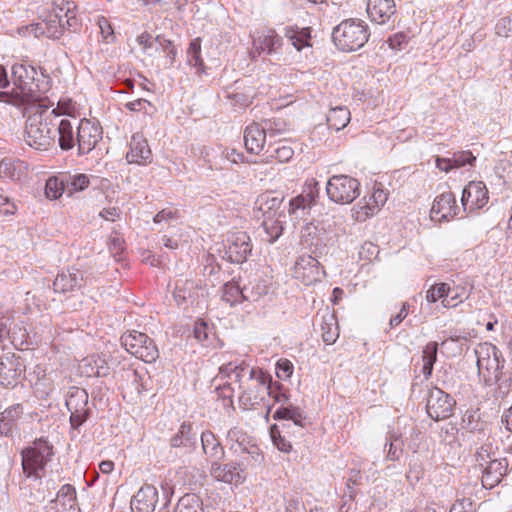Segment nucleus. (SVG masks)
<instances>
[{
  "instance_id": "obj_30",
  "label": "nucleus",
  "mask_w": 512,
  "mask_h": 512,
  "mask_svg": "<svg viewBox=\"0 0 512 512\" xmlns=\"http://www.w3.org/2000/svg\"><path fill=\"white\" fill-rule=\"evenodd\" d=\"M76 4L70 0H52V14L59 15L60 18L65 20L67 28L72 31H77L80 27V22L76 16Z\"/></svg>"
},
{
  "instance_id": "obj_7",
  "label": "nucleus",
  "mask_w": 512,
  "mask_h": 512,
  "mask_svg": "<svg viewBox=\"0 0 512 512\" xmlns=\"http://www.w3.org/2000/svg\"><path fill=\"white\" fill-rule=\"evenodd\" d=\"M326 193L335 203L349 204L360 195V183L349 175H333L326 184Z\"/></svg>"
},
{
  "instance_id": "obj_15",
  "label": "nucleus",
  "mask_w": 512,
  "mask_h": 512,
  "mask_svg": "<svg viewBox=\"0 0 512 512\" xmlns=\"http://www.w3.org/2000/svg\"><path fill=\"white\" fill-rule=\"evenodd\" d=\"M210 475L218 482L235 485L242 484L246 479L242 464L222 463L221 460H213Z\"/></svg>"
},
{
  "instance_id": "obj_6",
  "label": "nucleus",
  "mask_w": 512,
  "mask_h": 512,
  "mask_svg": "<svg viewBox=\"0 0 512 512\" xmlns=\"http://www.w3.org/2000/svg\"><path fill=\"white\" fill-rule=\"evenodd\" d=\"M120 341L127 352L146 363H154L159 358L155 341L145 333L127 331L121 336Z\"/></svg>"
},
{
  "instance_id": "obj_57",
  "label": "nucleus",
  "mask_w": 512,
  "mask_h": 512,
  "mask_svg": "<svg viewBox=\"0 0 512 512\" xmlns=\"http://www.w3.org/2000/svg\"><path fill=\"white\" fill-rule=\"evenodd\" d=\"M227 440L238 446V449L235 448L236 452L250 441L248 436L238 427H233L228 431ZM231 449H234V445L231 446Z\"/></svg>"
},
{
  "instance_id": "obj_25",
  "label": "nucleus",
  "mask_w": 512,
  "mask_h": 512,
  "mask_svg": "<svg viewBox=\"0 0 512 512\" xmlns=\"http://www.w3.org/2000/svg\"><path fill=\"white\" fill-rule=\"evenodd\" d=\"M283 201L284 197L274 192L263 193L257 198L255 209L261 212L264 218H282L285 216L284 210L281 209Z\"/></svg>"
},
{
  "instance_id": "obj_53",
  "label": "nucleus",
  "mask_w": 512,
  "mask_h": 512,
  "mask_svg": "<svg viewBox=\"0 0 512 512\" xmlns=\"http://www.w3.org/2000/svg\"><path fill=\"white\" fill-rule=\"evenodd\" d=\"M212 330V327H210L207 322L203 320H198L195 322L194 325V337L203 346H210L212 344V338L214 337V333Z\"/></svg>"
},
{
  "instance_id": "obj_32",
  "label": "nucleus",
  "mask_w": 512,
  "mask_h": 512,
  "mask_svg": "<svg viewBox=\"0 0 512 512\" xmlns=\"http://www.w3.org/2000/svg\"><path fill=\"white\" fill-rule=\"evenodd\" d=\"M201 444L203 453L210 463H212L213 460H222L225 457L224 447L212 431L205 430L202 432Z\"/></svg>"
},
{
  "instance_id": "obj_64",
  "label": "nucleus",
  "mask_w": 512,
  "mask_h": 512,
  "mask_svg": "<svg viewBox=\"0 0 512 512\" xmlns=\"http://www.w3.org/2000/svg\"><path fill=\"white\" fill-rule=\"evenodd\" d=\"M496 34L501 37H509L512 35V18H501L495 27Z\"/></svg>"
},
{
  "instance_id": "obj_46",
  "label": "nucleus",
  "mask_w": 512,
  "mask_h": 512,
  "mask_svg": "<svg viewBox=\"0 0 512 512\" xmlns=\"http://www.w3.org/2000/svg\"><path fill=\"white\" fill-rule=\"evenodd\" d=\"M65 190L67 191V195L71 196L75 192H80L85 190L89 184L90 179L86 174H76V175H63Z\"/></svg>"
},
{
  "instance_id": "obj_19",
  "label": "nucleus",
  "mask_w": 512,
  "mask_h": 512,
  "mask_svg": "<svg viewBox=\"0 0 512 512\" xmlns=\"http://www.w3.org/2000/svg\"><path fill=\"white\" fill-rule=\"evenodd\" d=\"M459 207L455 195L448 191L438 195L432 204L430 216L433 221H449L457 216Z\"/></svg>"
},
{
  "instance_id": "obj_48",
  "label": "nucleus",
  "mask_w": 512,
  "mask_h": 512,
  "mask_svg": "<svg viewBox=\"0 0 512 512\" xmlns=\"http://www.w3.org/2000/svg\"><path fill=\"white\" fill-rule=\"evenodd\" d=\"M322 338L327 345H331L336 342L339 337V330L334 315H328L323 317L321 323Z\"/></svg>"
},
{
  "instance_id": "obj_14",
  "label": "nucleus",
  "mask_w": 512,
  "mask_h": 512,
  "mask_svg": "<svg viewBox=\"0 0 512 512\" xmlns=\"http://www.w3.org/2000/svg\"><path fill=\"white\" fill-rule=\"evenodd\" d=\"M65 29H68L65 20L60 18L59 15L52 13L26 27L28 33L33 34L37 38L45 36L54 39H58Z\"/></svg>"
},
{
  "instance_id": "obj_23",
  "label": "nucleus",
  "mask_w": 512,
  "mask_h": 512,
  "mask_svg": "<svg viewBox=\"0 0 512 512\" xmlns=\"http://www.w3.org/2000/svg\"><path fill=\"white\" fill-rule=\"evenodd\" d=\"M152 157L147 139L141 133L133 134L126 154L127 162L145 166L152 162Z\"/></svg>"
},
{
  "instance_id": "obj_26",
  "label": "nucleus",
  "mask_w": 512,
  "mask_h": 512,
  "mask_svg": "<svg viewBox=\"0 0 512 512\" xmlns=\"http://www.w3.org/2000/svg\"><path fill=\"white\" fill-rule=\"evenodd\" d=\"M158 502V491L151 484H144L131 500L133 512H153Z\"/></svg>"
},
{
  "instance_id": "obj_58",
  "label": "nucleus",
  "mask_w": 512,
  "mask_h": 512,
  "mask_svg": "<svg viewBox=\"0 0 512 512\" xmlns=\"http://www.w3.org/2000/svg\"><path fill=\"white\" fill-rule=\"evenodd\" d=\"M271 438L273 441V444L277 447V449L284 453H289L292 449V445L289 441L285 439L284 436H282L277 429L276 426H272L270 429Z\"/></svg>"
},
{
  "instance_id": "obj_22",
  "label": "nucleus",
  "mask_w": 512,
  "mask_h": 512,
  "mask_svg": "<svg viewBox=\"0 0 512 512\" xmlns=\"http://www.w3.org/2000/svg\"><path fill=\"white\" fill-rule=\"evenodd\" d=\"M272 122L264 121V126L257 123L248 125L244 131V144L249 153L259 154L266 142V131H272Z\"/></svg>"
},
{
  "instance_id": "obj_44",
  "label": "nucleus",
  "mask_w": 512,
  "mask_h": 512,
  "mask_svg": "<svg viewBox=\"0 0 512 512\" xmlns=\"http://www.w3.org/2000/svg\"><path fill=\"white\" fill-rule=\"evenodd\" d=\"M282 37L275 31H269L267 35L259 37L254 41L256 49L269 54L276 52L282 46Z\"/></svg>"
},
{
  "instance_id": "obj_33",
  "label": "nucleus",
  "mask_w": 512,
  "mask_h": 512,
  "mask_svg": "<svg viewBox=\"0 0 512 512\" xmlns=\"http://www.w3.org/2000/svg\"><path fill=\"white\" fill-rule=\"evenodd\" d=\"M81 369L87 377H106L110 373L108 362L100 355H91L84 358Z\"/></svg>"
},
{
  "instance_id": "obj_50",
  "label": "nucleus",
  "mask_w": 512,
  "mask_h": 512,
  "mask_svg": "<svg viewBox=\"0 0 512 512\" xmlns=\"http://www.w3.org/2000/svg\"><path fill=\"white\" fill-rule=\"evenodd\" d=\"M262 226L266 233V241L269 243H274L283 233L281 218H264Z\"/></svg>"
},
{
  "instance_id": "obj_3",
  "label": "nucleus",
  "mask_w": 512,
  "mask_h": 512,
  "mask_svg": "<svg viewBox=\"0 0 512 512\" xmlns=\"http://www.w3.org/2000/svg\"><path fill=\"white\" fill-rule=\"evenodd\" d=\"M234 381L238 383L239 403L243 409H250L260 403L263 396L254 394L257 388H265L268 375L262 370L250 367L244 361L235 366Z\"/></svg>"
},
{
  "instance_id": "obj_20",
  "label": "nucleus",
  "mask_w": 512,
  "mask_h": 512,
  "mask_svg": "<svg viewBox=\"0 0 512 512\" xmlns=\"http://www.w3.org/2000/svg\"><path fill=\"white\" fill-rule=\"evenodd\" d=\"M45 512H81L77 502L76 489L71 484L63 485L45 507Z\"/></svg>"
},
{
  "instance_id": "obj_4",
  "label": "nucleus",
  "mask_w": 512,
  "mask_h": 512,
  "mask_svg": "<svg viewBox=\"0 0 512 512\" xmlns=\"http://www.w3.org/2000/svg\"><path fill=\"white\" fill-rule=\"evenodd\" d=\"M369 37L368 25L365 21L357 18L343 20L332 31L335 46L343 52H352L362 48Z\"/></svg>"
},
{
  "instance_id": "obj_24",
  "label": "nucleus",
  "mask_w": 512,
  "mask_h": 512,
  "mask_svg": "<svg viewBox=\"0 0 512 512\" xmlns=\"http://www.w3.org/2000/svg\"><path fill=\"white\" fill-rule=\"evenodd\" d=\"M24 415V407L20 403L7 407L0 413V435L8 438L19 436V421Z\"/></svg>"
},
{
  "instance_id": "obj_34",
  "label": "nucleus",
  "mask_w": 512,
  "mask_h": 512,
  "mask_svg": "<svg viewBox=\"0 0 512 512\" xmlns=\"http://www.w3.org/2000/svg\"><path fill=\"white\" fill-rule=\"evenodd\" d=\"M58 145L63 151H69L77 144V130L71 120L63 118L57 125Z\"/></svg>"
},
{
  "instance_id": "obj_63",
  "label": "nucleus",
  "mask_w": 512,
  "mask_h": 512,
  "mask_svg": "<svg viewBox=\"0 0 512 512\" xmlns=\"http://www.w3.org/2000/svg\"><path fill=\"white\" fill-rule=\"evenodd\" d=\"M384 451L386 452L387 460L398 461L403 454V443H385Z\"/></svg>"
},
{
  "instance_id": "obj_42",
  "label": "nucleus",
  "mask_w": 512,
  "mask_h": 512,
  "mask_svg": "<svg viewBox=\"0 0 512 512\" xmlns=\"http://www.w3.org/2000/svg\"><path fill=\"white\" fill-rule=\"evenodd\" d=\"M350 121V111L346 107L330 109L327 115V123L330 128L339 131L347 126Z\"/></svg>"
},
{
  "instance_id": "obj_1",
  "label": "nucleus",
  "mask_w": 512,
  "mask_h": 512,
  "mask_svg": "<svg viewBox=\"0 0 512 512\" xmlns=\"http://www.w3.org/2000/svg\"><path fill=\"white\" fill-rule=\"evenodd\" d=\"M14 88L11 91H0V102L21 107L49 100L41 95L51 87V78L27 62L16 63L12 66Z\"/></svg>"
},
{
  "instance_id": "obj_11",
  "label": "nucleus",
  "mask_w": 512,
  "mask_h": 512,
  "mask_svg": "<svg viewBox=\"0 0 512 512\" xmlns=\"http://www.w3.org/2000/svg\"><path fill=\"white\" fill-rule=\"evenodd\" d=\"M103 130L99 123L83 118L77 125L78 155L89 154L102 140Z\"/></svg>"
},
{
  "instance_id": "obj_55",
  "label": "nucleus",
  "mask_w": 512,
  "mask_h": 512,
  "mask_svg": "<svg viewBox=\"0 0 512 512\" xmlns=\"http://www.w3.org/2000/svg\"><path fill=\"white\" fill-rule=\"evenodd\" d=\"M76 112V105L70 98H61L57 103V107L49 111L50 117H58L62 115L73 116Z\"/></svg>"
},
{
  "instance_id": "obj_9",
  "label": "nucleus",
  "mask_w": 512,
  "mask_h": 512,
  "mask_svg": "<svg viewBox=\"0 0 512 512\" xmlns=\"http://www.w3.org/2000/svg\"><path fill=\"white\" fill-rule=\"evenodd\" d=\"M252 245L246 232L238 231L228 235L224 243L223 259L235 264L244 263L251 254Z\"/></svg>"
},
{
  "instance_id": "obj_38",
  "label": "nucleus",
  "mask_w": 512,
  "mask_h": 512,
  "mask_svg": "<svg viewBox=\"0 0 512 512\" xmlns=\"http://www.w3.org/2000/svg\"><path fill=\"white\" fill-rule=\"evenodd\" d=\"M187 63L196 68L198 74L205 72V64L201 56V39L194 38L190 41L186 51Z\"/></svg>"
},
{
  "instance_id": "obj_35",
  "label": "nucleus",
  "mask_w": 512,
  "mask_h": 512,
  "mask_svg": "<svg viewBox=\"0 0 512 512\" xmlns=\"http://www.w3.org/2000/svg\"><path fill=\"white\" fill-rule=\"evenodd\" d=\"M89 396L85 389L71 387L67 393L65 405L69 412H81L90 410L88 407Z\"/></svg>"
},
{
  "instance_id": "obj_10",
  "label": "nucleus",
  "mask_w": 512,
  "mask_h": 512,
  "mask_svg": "<svg viewBox=\"0 0 512 512\" xmlns=\"http://www.w3.org/2000/svg\"><path fill=\"white\" fill-rule=\"evenodd\" d=\"M25 371V364L21 356L14 352L0 354V386L13 388L17 385Z\"/></svg>"
},
{
  "instance_id": "obj_37",
  "label": "nucleus",
  "mask_w": 512,
  "mask_h": 512,
  "mask_svg": "<svg viewBox=\"0 0 512 512\" xmlns=\"http://www.w3.org/2000/svg\"><path fill=\"white\" fill-rule=\"evenodd\" d=\"M275 420H291L293 423L301 428L305 426L306 417L299 407L288 405H281L274 413Z\"/></svg>"
},
{
  "instance_id": "obj_18",
  "label": "nucleus",
  "mask_w": 512,
  "mask_h": 512,
  "mask_svg": "<svg viewBox=\"0 0 512 512\" xmlns=\"http://www.w3.org/2000/svg\"><path fill=\"white\" fill-rule=\"evenodd\" d=\"M388 199V193L381 188H375L368 200L366 198L353 207V217L358 222L366 221L370 216L377 213Z\"/></svg>"
},
{
  "instance_id": "obj_16",
  "label": "nucleus",
  "mask_w": 512,
  "mask_h": 512,
  "mask_svg": "<svg viewBox=\"0 0 512 512\" xmlns=\"http://www.w3.org/2000/svg\"><path fill=\"white\" fill-rule=\"evenodd\" d=\"M505 363H501L490 371L483 379L485 386H495L494 396L496 399L506 398L512 390V371L505 370Z\"/></svg>"
},
{
  "instance_id": "obj_56",
  "label": "nucleus",
  "mask_w": 512,
  "mask_h": 512,
  "mask_svg": "<svg viewBox=\"0 0 512 512\" xmlns=\"http://www.w3.org/2000/svg\"><path fill=\"white\" fill-rule=\"evenodd\" d=\"M155 42L156 48H161L162 52L166 55V58L169 59L170 66H172L177 56V50L172 41L167 40L164 37L158 35L157 37H155Z\"/></svg>"
},
{
  "instance_id": "obj_41",
  "label": "nucleus",
  "mask_w": 512,
  "mask_h": 512,
  "mask_svg": "<svg viewBox=\"0 0 512 512\" xmlns=\"http://www.w3.org/2000/svg\"><path fill=\"white\" fill-rule=\"evenodd\" d=\"M268 394L273 397L275 402L281 403L283 406L289 402V395L284 389L283 385L275 382H272V378L268 375V382L265 384V388H257L255 394Z\"/></svg>"
},
{
  "instance_id": "obj_61",
  "label": "nucleus",
  "mask_w": 512,
  "mask_h": 512,
  "mask_svg": "<svg viewBox=\"0 0 512 512\" xmlns=\"http://www.w3.org/2000/svg\"><path fill=\"white\" fill-rule=\"evenodd\" d=\"M97 25L99 27L100 33L103 37V40L107 43L114 41V30L109 22V20L104 16H99L97 20Z\"/></svg>"
},
{
  "instance_id": "obj_31",
  "label": "nucleus",
  "mask_w": 512,
  "mask_h": 512,
  "mask_svg": "<svg viewBox=\"0 0 512 512\" xmlns=\"http://www.w3.org/2000/svg\"><path fill=\"white\" fill-rule=\"evenodd\" d=\"M311 32L310 27H299L297 25H289L283 29L284 36L297 51L312 46Z\"/></svg>"
},
{
  "instance_id": "obj_29",
  "label": "nucleus",
  "mask_w": 512,
  "mask_h": 512,
  "mask_svg": "<svg viewBox=\"0 0 512 512\" xmlns=\"http://www.w3.org/2000/svg\"><path fill=\"white\" fill-rule=\"evenodd\" d=\"M170 446L173 448H185L192 451L197 446V433L191 422L184 421L178 431L170 438Z\"/></svg>"
},
{
  "instance_id": "obj_8",
  "label": "nucleus",
  "mask_w": 512,
  "mask_h": 512,
  "mask_svg": "<svg viewBox=\"0 0 512 512\" xmlns=\"http://www.w3.org/2000/svg\"><path fill=\"white\" fill-rule=\"evenodd\" d=\"M456 406L455 399L440 388L432 387L426 396V412L435 420H445L453 415Z\"/></svg>"
},
{
  "instance_id": "obj_62",
  "label": "nucleus",
  "mask_w": 512,
  "mask_h": 512,
  "mask_svg": "<svg viewBox=\"0 0 512 512\" xmlns=\"http://www.w3.org/2000/svg\"><path fill=\"white\" fill-rule=\"evenodd\" d=\"M451 158L455 168H460L467 164L472 165V163L476 160V157L472 154L471 151L455 152Z\"/></svg>"
},
{
  "instance_id": "obj_36",
  "label": "nucleus",
  "mask_w": 512,
  "mask_h": 512,
  "mask_svg": "<svg viewBox=\"0 0 512 512\" xmlns=\"http://www.w3.org/2000/svg\"><path fill=\"white\" fill-rule=\"evenodd\" d=\"M198 286L192 280H177L173 291V296L178 305L186 300L198 296Z\"/></svg>"
},
{
  "instance_id": "obj_59",
  "label": "nucleus",
  "mask_w": 512,
  "mask_h": 512,
  "mask_svg": "<svg viewBox=\"0 0 512 512\" xmlns=\"http://www.w3.org/2000/svg\"><path fill=\"white\" fill-rule=\"evenodd\" d=\"M294 370L293 363L288 359H279L276 363V375L280 380H287Z\"/></svg>"
},
{
  "instance_id": "obj_28",
  "label": "nucleus",
  "mask_w": 512,
  "mask_h": 512,
  "mask_svg": "<svg viewBox=\"0 0 512 512\" xmlns=\"http://www.w3.org/2000/svg\"><path fill=\"white\" fill-rule=\"evenodd\" d=\"M508 461L506 458L493 459L482 471V486L485 489H493L507 474Z\"/></svg>"
},
{
  "instance_id": "obj_2",
  "label": "nucleus",
  "mask_w": 512,
  "mask_h": 512,
  "mask_svg": "<svg viewBox=\"0 0 512 512\" xmlns=\"http://www.w3.org/2000/svg\"><path fill=\"white\" fill-rule=\"evenodd\" d=\"M53 104L50 100H44L29 105L25 110L23 140L35 150L47 151L55 143V134L52 130L55 125L49 114V109Z\"/></svg>"
},
{
  "instance_id": "obj_51",
  "label": "nucleus",
  "mask_w": 512,
  "mask_h": 512,
  "mask_svg": "<svg viewBox=\"0 0 512 512\" xmlns=\"http://www.w3.org/2000/svg\"><path fill=\"white\" fill-rule=\"evenodd\" d=\"M239 453L247 455V457H245L244 460L251 467H258L264 461L263 452L251 440L242 449L239 450Z\"/></svg>"
},
{
  "instance_id": "obj_60",
  "label": "nucleus",
  "mask_w": 512,
  "mask_h": 512,
  "mask_svg": "<svg viewBox=\"0 0 512 512\" xmlns=\"http://www.w3.org/2000/svg\"><path fill=\"white\" fill-rule=\"evenodd\" d=\"M447 283H439L432 286L426 293V299L430 303H434L439 299L447 297Z\"/></svg>"
},
{
  "instance_id": "obj_52",
  "label": "nucleus",
  "mask_w": 512,
  "mask_h": 512,
  "mask_svg": "<svg viewBox=\"0 0 512 512\" xmlns=\"http://www.w3.org/2000/svg\"><path fill=\"white\" fill-rule=\"evenodd\" d=\"M202 503L195 494L182 496L175 508V512H203Z\"/></svg>"
},
{
  "instance_id": "obj_40",
  "label": "nucleus",
  "mask_w": 512,
  "mask_h": 512,
  "mask_svg": "<svg viewBox=\"0 0 512 512\" xmlns=\"http://www.w3.org/2000/svg\"><path fill=\"white\" fill-rule=\"evenodd\" d=\"M438 343L431 341L428 342L422 351V373L425 379H429L433 372V367L437 361Z\"/></svg>"
},
{
  "instance_id": "obj_27",
  "label": "nucleus",
  "mask_w": 512,
  "mask_h": 512,
  "mask_svg": "<svg viewBox=\"0 0 512 512\" xmlns=\"http://www.w3.org/2000/svg\"><path fill=\"white\" fill-rule=\"evenodd\" d=\"M396 13L394 0H367V14L372 22L385 24Z\"/></svg>"
},
{
  "instance_id": "obj_45",
  "label": "nucleus",
  "mask_w": 512,
  "mask_h": 512,
  "mask_svg": "<svg viewBox=\"0 0 512 512\" xmlns=\"http://www.w3.org/2000/svg\"><path fill=\"white\" fill-rule=\"evenodd\" d=\"M244 295V287L241 288L234 280L227 282L223 286L222 299L231 306L246 301Z\"/></svg>"
},
{
  "instance_id": "obj_49",
  "label": "nucleus",
  "mask_w": 512,
  "mask_h": 512,
  "mask_svg": "<svg viewBox=\"0 0 512 512\" xmlns=\"http://www.w3.org/2000/svg\"><path fill=\"white\" fill-rule=\"evenodd\" d=\"M267 292V285L260 278H255L244 286V298L246 301H257L263 295L267 294Z\"/></svg>"
},
{
  "instance_id": "obj_12",
  "label": "nucleus",
  "mask_w": 512,
  "mask_h": 512,
  "mask_svg": "<svg viewBox=\"0 0 512 512\" xmlns=\"http://www.w3.org/2000/svg\"><path fill=\"white\" fill-rule=\"evenodd\" d=\"M477 357V369L480 379H483L490 371L501 363H505L502 352L491 343H482L475 348Z\"/></svg>"
},
{
  "instance_id": "obj_17",
  "label": "nucleus",
  "mask_w": 512,
  "mask_h": 512,
  "mask_svg": "<svg viewBox=\"0 0 512 512\" xmlns=\"http://www.w3.org/2000/svg\"><path fill=\"white\" fill-rule=\"evenodd\" d=\"M295 275L305 285L321 281L325 275L320 262L311 255H303L298 258L295 265Z\"/></svg>"
},
{
  "instance_id": "obj_5",
  "label": "nucleus",
  "mask_w": 512,
  "mask_h": 512,
  "mask_svg": "<svg viewBox=\"0 0 512 512\" xmlns=\"http://www.w3.org/2000/svg\"><path fill=\"white\" fill-rule=\"evenodd\" d=\"M53 445L40 437L21 451L22 469L26 477L40 479L48 462L53 456Z\"/></svg>"
},
{
  "instance_id": "obj_54",
  "label": "nucleus",
  "mask_w": 512,
  "mask_h": 512,
  "mask_svg": "<svg viewBox=\"0 0 512 512\" xmlns=\"http://www.w3.org/2000/svg\"><path fill=\"white\" fill-rule=\"evenodd\" d=\"M46 196L50 199H57L63 193H67L65 190L64 178L61 176L60 178L52 177L49 178L46 182L45 187Z\"/></svg>"
},
{
  "instance_id": "obj_39",
  "label": "nucleus",
  "mask_w": 512,
  "mask_h": 512,
  "mask_svg": "<svg viewBox=\"0 0 512 512\" xmlns=\"http://www.w3.org/2000/svg\"><path fill=\"white\" fill-rule=\"evenodd\" d=\"M447 297L442 300V305L446 308L456 307L462 303L464 299L468 298L469 289L466 284H459L456 286H450L447 283Z\"/></svg>"
},
{
  "instance_id": "obj_47",
  "label": "nucleus",
  "mask_w": 512,
  "mask_h": 512,
  "mask_svg": "<svg viewBox=\"0 0 512 512\" xmlns=\"http://www.w3.org/2000/svg\"><path fill=\"white\" fill-rule=\"evenodd\" d=\"M23 166L20 162L11 159H3L0 162V177L12 181H18L23 174Z\"/></svg>"
},
{
  "instance_id": "obj_21",
  "label": "nucleus",
  "mask_w": 512,
  "mask_h": 512,
  "mask_svg": "<svg viewBox=\"0 0 512 512\" xmlns=\"http://www.w3.org/2000/svg\"><path fill=\"white\" fill-rule=\"evenodd\" d=\"M488 190L483 182H470L462 192V206L465 211L472 212L484 207L488 202Z\"/></svg>"
},
{
  "instance_id": "obj_43",
  "label": "nucleus",
  "mask_w": 512,
  "mask_h": 512,
  "mask_svg": "<svg viewBox=\"0 0 512 512\" xmlns=\"http://www.w3.org/2000/svg\"><path fill=\"white\" fill-rule=\"evenodd\" d=\"M293 155L294 150L289 145L281 144L277 147L269 145L262 162L268 163L271 159H276L280 163H286L292 159Z\"/></svg>"
},
{
  "instance_id": "obj_13",
  "label": "nucleus",
  "mask_w": 512,
  "mask_h": 512,
  "mask_svg": "<svg viewBox=\"0 0 512 512\" xmlns=\"http://www.w3.org/2000/svg\"><path fill=\"white\" fill-rule=\"evenodd\" d=\"M87 279L84 271L71 267L57 274L53 289L62 294L78 292L87 284Z\"/></svg>"
}]
</instances>
